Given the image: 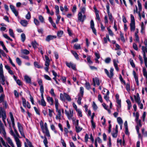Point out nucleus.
Segmentation results:
<instances>
[{
  "mask_svg": "<svg viewBox=\"0 0 147 147\" xmlns=\"http://www.w3.org/2000/svg\"><path fill=\"white\" fill-rule=\"evenodd\" d=\"M9 116L11 119V121L12 122V126L14 129V132H13L12 129L11 127L9 128L10 134L12 136L16 142V144L17 145V147H21L22 143L19 139V138H20V135H19L17 131L15 128V123L14 119L12 113L11 112H9Z\"/></svg>",
  "mask_w": 147,
  "mask_h": 147,
  "instance_id": "nucleus-1",
  "label": "nucleus"
},
{
  "mask_svg": "<svg viewBox=\"0 0 147 147\" xmlns=\"http://www.w3.org/2000/svg\"><path fill=\"white\" fill-rule=\"evenodd\" d=\"M40 125L43 132L45 133L47 136L50 137V135L48 129L47 123H45L44 125L43 121H41L40 122Z\"/></svg>",
  "mask_w": 147,
  "mask_h": 147,
  "instance_id": "nucleus-2",
  "label": "nucleus"
},
{
  "mask_svg": "<svg viewBox=\"0 0 147 147\" xmlns=\"http://www.w3.org/2000/svg\"><path fill=\"white\" fill-rule=\"evenodd\" d=\"M0 83L3 85L5 84V77L3 75V65L2 63L0 65Z\"/></svg>",
  "mask_w": 147,
  "mask_h": 147,
  "instance_id": "nucleus-3",
  "label": "nucleus"
},
{
  "mask_svg": "<svg viewBox=\"0 0 147 147\" xmlns=\"http://www.w3.org/2000/svg\"><path fill=\"white\" fill-rule=\"evenodd\" d=\"M65 97L69 101H71V100L70 96L67 94L65 93H64L63 94L62 93H60V98L61 100L62 101H65Z\"/></svg>",
  "mask_w": 147,
  "mask_h": 147,
  "instance_id": "nucleus-4",
  "label": "nucleus"
},
{
  "mask_svg": "<svg viewBox=\"0 0 147 147\" xmlns=\"http://www.w3.org/2000/svg\"><path fill=\"white\" fill-rule=\"evenodd\" d=\"M105 73L106 74L107 76L110 78L111 79L113 78L114 76V69L112 67H111L110 69L109 72L108 70L106 69H104Z\"/></svg>",
  "mask_w": 147,
  "mask_h": 147,
  "instance_id": "nucleus-5",
  "label": "nucleus"
},
{
  "mask_svg": "<svg viewBox=\"0 0 147 147\" xmlns=\"http://www.w3.org/2000/svg\"><path fill=\"white\" fill-rule=\"evenodd\" d=\"M0 117H2L3 121L5 123V120L6 118V113L5 111L2 107L0 108Z\"/></svg>",
  "mask_w": 147,
  "mask_h": 147,
  "instance_id": "nucleus-6",
  "label": "nucleus"
},
{
  "mask_svg": "<svg viewBox=\"0 0 147 147\" xmlns=\"http://www.w3.org/2000/svg\"><path fill=\"white\" fill-rule=\"evenodd\" d=\"M56 109V111L57 113V115L56 117V119H60L62 116V114H63L64 113V110L63 109L58 108Z\"/></svg>",
  "mask_w": 147,
  "mask_h": 147,
  "instance_id": "nucleus-7",
  "label": "nucleus"
},
{
  "mask_svg": "<svg viewBox=\"0 0 147 147\" xmlns=\"http://www.w3.org/2000/svg\"><path fill=\"white\" fill-rule=\"evenodd\" d=\"M65 113L69 119L70 120L72 119L74 114V111L73 109H69V111L65 110Z\"/></svg>",
  "mask_w": 147,
  "mask_h": 147,
  "instance_id": "nucleus-8",
  "label": "nucleus"
},
{
  "mask_svg": "<svg viewBox=\"0 0 147 147\" xmlns=\"http://www.w3.org/2000/svg\"><path fill=\"white\" fill-rule=\"evenodd\" d=\"M5 139L7 141V143L12 147H15L14 144L11 138L8 137H7L5 136L4 137Z\"/></svg>",
  "mask_w": 147,
  "mask_h": 147,
  "instance_id": "nucleus-9",
  "label": "nucleus"
},
{
  "mask_svg": "<svg viewBox=\"0 0 147 147\" xmlns=\"http://www.w3.org/2000/svg\"><path fill=\"white\" fill-rule=\"evenodd\" d=\"M86 17L85 15H83L80 12H79L78 14V20L83 22L86 19Z\"/></svg>",
  "mask_w": 147,
  "mask_h": 147,
  "instance_id": "nucleus-10",
  "label": "nucleus"
},
{
  "mask_svg": "<svg viewBox=\"0 0 147 147\" xmlns=\"http://www.w3.org/2000/svg\"><path fill=\"white\" fill-rule=\"evenodd\" d=\"M65 63L67 66L69 68H71L73 69L76 70V65L70 62V63L66 62Z\"/></svg>",
  "mask_w": 147,
  "mask_h": 147,
  "instance_id": "nucleus-11",
  "label": "nucleus"
},
{
  "mask_svg": "<svg viewBox=\"0 0 147 147\" xmlns=\"http://www.w3.org/2000/svg\"><path fill=\"white\" fill-rule=\"evenodd\" d=\"M0 133L2 134L3 137L6 135V133L3 124L0 126Z\"/></svg>",
  "mask_w": 147,
  "mask_h": 147,
  "instance_id": "nucleus-12",
  "label": "nucleus"
},
{
  "mask_svg": "<svg viewBox=\"0 0 147 147\" xmlns=\"http://www.w3.org/2000/svg\"><path fill=\"white\" fill-rule=\"evenodd\" d=\"M90 27L92 29L93 32L95 34H96V32L95 28L94 27V23L93 20H91L90 22Z\"/></svg>",
  "mask_w": 147,
  "mask_h": 147,
  "instance_id": "nucleus-13",
  "label": "nucleus"
},
{
  "mask_svg": "<svg viewBox=\"0 0 147 147\" xmlns=\"http://www.w3.org/2000/svg\"><path fill=\"white\" fill-rule=\"evenodd\" d=\"M56 38V36L49 35L47 36L46 38V40L47 41H49L50 40L55 38Z\"/></svg>",
  "mask_w": 147,
  "mask_h": 147,
  "instance_id": "nucleus-14",
  "label": "nucleus"
},
{
  "mask_svg": "<svg viewBox=\"0 0 147 147\" xmlns=\"http://www.w3.org/2000/svg\"><path fill=\"white\" fill-rule=\"evenodd\" d=\"M10 8L11 9V10L15 14V15L16 16H17L18 14V12L15 9L14 7L12 5H10Z\"/></svg>",
  "mask_w": 147,
  "mask_h": 147,
  "instance_id": "nucleus-15",
  "label": "nucleus"
},
{
  "mask_svg": "<svg viewBox=\"0 0 147 147\" xmlns=\"http://www.w3.org/2000/svg\"><path fill=\"white\" fill-rule=\"evenodd\" d=\"M0 140L1 141L3 144V145L5 147H11L7 143L5 142L3 138H1Z\"/></svg>",
  "mask_w": 147,
  "mask_h": 147,
  "instance_id": "nucleus-16",
  "label": "nucleus"
},
{
  "mask_svg": "<svg viewBox=\"0 0 147 147\" xmlns=\"http://www.w3.org/2000/svg\"><path fill=\"white\" fill-rule=\"evenodd\" d=\"M93 85L94 86H95L96 85V84L98 86L99 85V80L98 78H93Z\"/></svg>",
  "mask_w": 147,
  "mask_h": 147,
  "instance_id": "nucleus-17",
  "label": "nucleus"
},
{
  "mask_svg": "<svg viewBox=\"0 0 147 147\" xmlns=\"http://www.w3.org/2000/svg\"><path fill=\"white\" fill-rule=\"evenodd\" d=\"M47 99L48 102L51 105H53V100L52 97L48 96L47 97Z\"/></svg>",
  "mask_w": 147,
  "mask_h": 147,
  "instance_id": "nucleus-18",
  "label": "nucleus"
},
{
  "mask_svg": "<svg viewBox=\"0 0 147 147\" xmlns=\"http://www.w3.org/2000/svg\"><path fill=\"white\" fill-rule=\"evenodd\" d=\"M20 23L24 27H26L28 24V22L26 20H22Z\"/></svg>",
  "mask_w": 147,
  "mask_h": 147,
  "instance_id": "nucleus-19",
  "label": "nucleus"
},
{
  "mask_svg": "<svg viewBox=\"0 0 147 147\" xmlns=\"http://www.w3.org/2000/svg\"><path fill=\"white\" fill-rule=\"evenodd\" d=\"M97 142L98 143H100V144L102 142L100 138H99L98 137L96 138V139L95 140V145L96 147H98V144H97Z\"/></svg>",
  "mask_w": 147,
  "mask_h": 147,
  "instance_id": "nucleus-20",
  "label": "nucleus"
},
{
  "mask_svg": "<svg viewBox=\"0 0 147 147\" xmlns=\"http://www.w3.org/2000/svg\"><path fill=\"white\" fill-rule=\"evenodd\" d=\"M38 102L39 104L43 106H45L46 105V102H45L44 99H41V100H38Z\"/></svg>",
  "mask_w": 147,
  "mask_h": 147,
  "instance_id": "nucleus-21",
  "label": "nucleus"
},
{
  "mask_svg": "<svg viewBox=\"0 0 147 147\" xmlns=\"http://www.w3.org/2000/svg\"><path fill=\"white\" fill-rule=\"evenodd\" d=\"M134 97L136 102L137 103L141 102L138 94H137L136 96H134Z\"/></svg>",
  "mask_w": 147,
  "mask_h": 147,
  "instance_id": "nucleus-22",
  "label": "nucleus"
},
{
  "mask_svg": "<svg viewBox=\"0 0 147 147\" xmlns=\"http://www.w3.org/2000/svg\"><path fill=\"white\" fill-rule=\"evenodd\" d=\"M130 27L131 31H134L135 29V22H131Z\"/></svg>",
  "mask_w": 147,
  "mask_h": 147,
  "instance_id": "nucleus-23",
  "label": "nucleus"
},
{
  "mask_svg": "<svg viewBox=\"0 0 147 147\" xmlns=\"http://www.w3.org/2000/svg\"><path fill=\"white\" fill-rule=\"evenodd\" d=\"M24 80L27 83H31V78L28 76H24Z\"/></svg>",
  "mask_w": 147,
  "mask_h": 147,
  "instance_id": "nucleus-24",
  "label": "nucleus"
},
{
  "mask_svg": "<svg viewBox=\"0 0 147 147\" xmlns=\"http://www.w3.org/2000/svg\"><path fill=\"white\" fill-rule=\"evenodd\" d=\"M145 28V26L144 24V23L143 22H142L141 25V32L143 33L144 32V31Z\"/></svg>",
  "mask_w": 147,
  "mask_h": 147,
  "instance_id": "nucleus-25",
  "label": "nucleus"
},
{
  "mask_svg": "<svg viewBox=\"0 0 147 147\" xmlns=\"http://www.w3.org/2000/svg\"><path fill=\"white\" fill-rule=\"evenodd\" d=\"M75 129L76 132L77 133H79L80 132L82 129V127L78 126H76Z\"/></svg>",
  "mask_w": 147,
  "mask_h": 147,
  "instance_id": "nucleus-26",
  "label": "nucleus"
},
{
  "mask_svg": "<svg viewBox=\"0 0 147 147\" xmlns=\"http://www.w3.org/2000/svg\"><path fill=\"white\" fill-rule=\"evenodd\" d=\"M0 43L2 46L3 49L5 51L6 53H8V51L4 44L3 42L2 41H0Z\"/></svg>",
  "mask_w": 147,
  "mask_h": 147,
  "instance_id": "nucleus-27",
  "label": "nucleus"
},
{
  "mask_svg": "<svg viewBox=\"0 0 147 147\" xmlns=\"http://www.w3.org/2000/svg\"><path fill=\"white\" fill-rule=\"evenodd\" d=\"M1 55L3 57H6V55L4 51L2 49H0V58H1L2 57Z\"/></svg>",
  "mask_w": 147,
  "mask_h": 147,
  "instance_id": "nucleus-28",
  "label": "nucleus"
},
{
  "mask_svg": "<svg viewBox=\"0 0 147 147\" xmlns=\"http://www.w3.org/2000/svg\"><path fill=\"white\" fill-rule=\"evenodd\" d=\"M126 102L127 104V109L128 110H130L131 108V107L132 106L131 103L130 101L129 100H126Z\"/></svg>",
  "mask_w": 147,
  "mask_h": 147,
  "instance_id": "nucleus-29",
  "label": "nucleus"
},
{
  "mask_svg": "<svg viewBox=\"0 0 147 147\" xmlns=\"http://www.w3.org/2000/svg\"><path fill=\"white\" fill-rule=\"evenodd\" d=\"M143 55L145 65V67L147 68V57L146 56V54H144Z\"/></svg>",
  "mask_w": 147,
  "mask_h": 147,
  "instance_id": "nucleus-30",
  "label": "nucleus"
},
{
  "mask_svg": "<svg viewBox=\"0 0 147 147\" xmlns=\"http://www.w3.org/2000/svg\"><path fill=\"white\" fill-rule=\"evenodd\" d=\"M71 52L72 54L74 55V56L75 57V58H76L77 59H78L79 58L78 57V56L77 53L75 51H71Z\"/></svg>",
  "mask_w": 147,
  "mask_h": 147,
  "instance_id": "nucleus-31",
  "label": "nucleus"
},
{
  "mask_svg": "<svg viewBox=\"0 0 147 147\" xmlns=\"http://www.w3.org/2000/svg\"><path fill=\"white\" fill-rule=\"evenodd\" d=\"M55 108L56 109L59 108V104L58 102V100L57 98H55Z\"/></svg>",
  "mask_w": 147,
  "mask_h": 147,
  "instance_id": "nucleus-32",
  "label": "nucleus"
},
{
  "mask_svg": "<svg viewBox=\"0 0 147 147\" xmlns=\"http://www.w3.org/2000/svg\"><path fill=\"white\" fill-rule=\"evenodd\" d=\"M74 48L77 50L80 49L81 48L80 45L78 44H75L74 45Z\"/></svg>",
  "mask_w": 147,
  "mask_h": 147,
  "instance_id": "nucleus-33",
  "label": "nucleus"
},
{
  "mask_svg": "<svg viewBox=\"0 0 147 147\" xmlns=\"http://www.w3.org/2000/svg\"><path fill=\"white\" fill-rule=\"evenodd\" d=\"M91 122L92 125V129L93 130L96 128L95 123L94 122L93 120H91Z\"/></svg>",
  "mask_w": 147,
  "mask_h": 147,
  "instance_id": "nucleus-34",
  "label": "nucleus"
},
{
  "mask_svg": "<svg viewBox=\"0 0 147 147\" xmlns=\"http://www.w3.org/2000/svg\"><path fill=\"white\" fill-rule=\"evenodd\" d=\"M9 32L10 35L13 38L14 37V33L13 32V30L11 29H9Z\"/></svg>",
  "mask_w": 147,
  "mask_h": 147,
  "instance_id": "nucleus-35",
  "label": "nucleus"
},
{
  "mask_svg": "<svg viewBox=\"0 0 147 147\" xmlns=\"http://www.w3.org/2000/svg\"><path fill=\"white\" fill-rule=\"evenodd\" d=\"M18 127L19 131H21L23 130L22 127V126L21 124L18 122Z\"/></svg>",
  "mask_w": 147,
  "mask_h": 147,
  "instance_id": "nucleus-36",
  "label": "nucleus"
},
{
  "mask_svg": "<svg viewBox=\"0 0 147 147\" xmlns=\"http://www.w3.org/2000/svg\"><path fill=\"white\" fill-rule=\"evenodd\" d=\"M22 53L26 55H28L29 54V51L26 49H24L22 51Z\"/></svg>",
  "mask_w": 147,
  "mask_h": 147,
  "instance_id": "nucleus-37",
  "label": "nucleus"
},
{
  "mask_svg": "<svg viewBox=\"0 0 147 147\" xmlns=\"http://www.w3.org/2000/svg\"><path fill=\"white\" fill-rule=\"evenodd\" d=\"M76 111L77 113V114L78 116L81 117H82V112L80 109H78Z\"/></svg>",
  "mask_w": 147,
  "mask_h": 147,
  "instance_id": "nucleus-38",
  "label": "nucleus"
},
{
  "mask_svg": "<svg viewBox=\"0 0 147 147\" xmlns=\"http://www.w3.org/2000/svg\"><path fill=\"white\" fill-rule=\"evenodd\" d=\"M55 8L56 10L55 13L56 14H59V6L58 5H56L55 6Z\"/></svg>",
  "mask_w": 147,
  "mask_h": 147,
  "instance_id": "nucleus-39",
  "label": "nucleus"
},
{
  "mask_svg": "<svg viewBox=\"0 0 147 147\" xmlns=\"http://www.w3.org/2000/svg\"><path fill=\"white\" fill-rule=\"evenodd\" d=\"M142 49L143 52V54H146L145 52H146L147 51V46H146L145 47L142 46Z\"/></svg>",
  "mask_w": 147,
  "mask_h": 147,
  "instance_id": "nucleus-40",
  "label": "nucleus"
},
{
  "mask_svg": "<svg viewBox=\"0 0 147 147\" xmlns=\"http://www.w3.org/2000/svg\"><path fill=\"white\" fill-rule=\"evenodd\" d=\"M21 39L23 42H24L26 39V36L24 33H22L21 36Z\"/></svg>",
  "mask_w": 147,
  "mask_h": 147,
  "instance_id": "nucleus-41",
  "label": "nucleus"
},
{
  "mask_svg": "<svg viewBox=\"0 0 147 147\" xmlns=\"http://www.w3.org/2000/svg\"><path fill=\"white\" fill-rule=\"evenodd\" d=\"M22 100L23 106L24 107H26V106L27 102L25 99L24 98H22Z\"/></svg>",
  "mask_w": 147,
  "mask_h": 147,
  "instance_id": "nucleus-42",
  "label": "nucleus"
},
{
  "mask_svg": "<svg viewBox=\"0 0 147 147\" xmlns=\"http://www.w3.org/2000/svg\"><path fill=\"white\" fill-rule=\"evenodd\" d=\"M86 8L85 7H84L80 8V11L79 12H80L81 13L84 14L85 13Z\"/></svg>",
  "mask_w": 147,
  "mask_h": 147,
  "instance_id": "nucleus-43",
  "label": "nucleus"
},
{
  "mask_svg": "<svg viewBox=\"0 0 147 147\" xmlns=\"http://www.w3.org/2000/svg\"><path fill=\"white\" fill-rule=\"evenodd\" d=\"M49 115L50 117H51L53 116V111L52 110L49 109Z\"/></svg>",
  "mask_w": 147,
  "mask_h": 147,
  "instance_id": "nucleus-44",
  "label": "nucleus"
},
{
  "mask_svg": "<svg viewBox=\"0 0 147 147\" xmlns=\"http://www.w3.org/2000/svg\"><path fill=\"white\" fill-rule=\"evenodd\" d=\"M32 44L33 47L34 49L36 48L37 47V45H38V44L35 41L32 42Z\"/></svg>",
  "mask_w": 147,
  "mask_h": 147,
  "instance_id": "nucleus-45",
  "label": "nucleus"
},
{
  "mask_svg": "<svg viewBox=\"0 0 147 147\" xmlns=\"http://www.w3.org/2000/svg\"><path fill=\"white\" fill-rule=\"evenodd\" d=\"M63 32L62 31H58L57 33V36L59 37H61L62 35Z\"/></svg>",
  "mask_w": 147,
  "mask_h": 147,
  "instance_id": "nucleus-46",
  "label": "nucleus"
},
{
  "mask_svg": "<svg viewBox=\"0 0 147 147\" xmlns=\"http://www.w3.org/2000/svg\"><path fill=\"white\" fill-rule=\"evenodd\" d=\"M120 33L121 40L123 42H124L125 41V39L123 36V34L121 31L120 32Z\"/></svg>",
  "mask_w": 147,
  "mask_h": 147,
  "instance_id": "nucleus-47",
  "label": "nucleus"
},
{
  "mask_svg": "<svg viewBox=\"0 0 147 147\" xmlns=\"http://www.w3.org/2000/svg\"><path fill=\"white\" fill-rule=\"evenodd\" d=\"M117 122L118 123L120 124H122L123 123V121L120 117H118L117 119Z\"/></svg>",
  "mask_w": 147,
  "mask_h": 147,
  "instance_id": "nucleus-48",
  "label": "nucleus"
},
{
  "mask_svg": "<svg viewBox=\"0 0 147 147\" xmlns=\"http://www.w3.org/2000/svg\"><path fill=\"white\" fill-rule=\"evenodd\" d=\"M107 29L109 35L111 36H113L114 35V34L111 29L109 27L107 28Z\"/></svg>",
  "mask_w": 147,
  "mask_h": 147,
  "instance_id": "nucleus-49",
  "label": "nucleus"
},
{
  "mask_svg": "<svg viewBox=\"0 0 147 147\" xmlns=\"http://www.w3.org/2000/svg\"><path fill=\"white\" fill-rule=\"evenodd\" d=\"M34 23L36 26H38L40 24V22L38 20L35 18L34 19Z\"/></svg>",
  "mask_w": 147,
  "mask_h": 147,
  "instance_id": "nucleus-50",
  "label": "nucleus"
},
{
  "mask_svg": "<svg viewBox=\"0 0 147 147\" xmlns=\"http://www.w3.org/2000/svg\"><path fill=\"white\" fill-rule=\"evenodd\" d=\"M39 19L40 22L42 23H43L44 22V19L42 16L40 15L39 16Z\"/></svg>",
  "mask_w": 147,
  "mask_h": 147,
  "instance_id": "nucleus-51",
  "label": "nucleus"
},
{
  "mask_svg": "<svg viewBox=\"0 0 147 147\" xmlns=\"http://www.w3.org/2000/svg\"><path fill=\"white\" fill-rule=\"evenodd\" d=\"M92 106L93 109L94 110H97V109L98 108V107L94 102H93V104Z\"/></svg>",
  "mask_w": 147,
  "mask_h": 147,
  "instance_id": "nucleus-52",
  "label": "nucleus"
},
{
  "mask_svg": "<svg viewBox=\"0 0 147 147\" xmlns=\"http://www.w3.org/2000/svg\"><path fill=\"white\" fill-rule=\"evenodd\" d=\"M16 61L18 65H20L21 64V61L18 57H17L16 59Z\"/></svg>",
  "mask_w": 147,
  "mask_h": 147,
  "instance_id": "nucleus-53",
  "label": "nucleus"
},
{
  "mask_svg": "<svg viewBox=\"0 0 147 147\" xmlns=\"http://www.w3.org/2000/svg\"><path fill=\"white\" fill-rule=\"evenodd\" d=\"M90 57L88 56L87 58L88 63L89 64H91L92 63V62L90 60Z\"/></svg>",
  "mask_w": 147,
  "mask_h": 147,
  "instance_id": "nucleus-54",
  "label": "nucleus"
},
{
  "mask_svg": "<svg viewBox=\"0 0 147 147\" xmlns=\"http://www.w3.org/2000/svg\"><path fill=\"white\" fill-rule=\"evenodd\" d=\"M5 97V95L4 94H2L0 96V103L2 102Z\"/></svg>",
  "mask_w": 147,
  "mask_h": 147,
  "instance_id": "nucleus-55",
  "label": "nucleus"
},
{
  "mask_svg": "<svg viewBox=\"0 0 147 147\" xmlns=\"http://www.w3.org/2000/svg\"><path fill=\"white\" fill-rule=\"evenodd\" d=\"M3 36L5 38L7 39L8 40H10L11 41H12V39H11L7 34H4L3 35Z\"/></svg>",
  "mask_w": 147,
  "mask_h": 147,
  "instance_id": "nucleus-56",
  "label": "nucleus"
},
{
  "mask_svg": "<svg viewBox=\"0 0 147 147\" xmlns=\"http://www.w3.org/2000/svg\"><path fill=\"white\" fill-rule=\"evenodd\" d=\"M3 105L4 108L6 109L8 107V105L6 101H3Z\"/></svg>",
  "mask_w": 147,
  "mask_h": 147,
  "instance_id": "nucleus-57",
  "label": "nucleus"
},
{
  "mask_svg": "<svg viewBox=\"0 0 147 147\" xmlns=\"http://www.w3.org/2000/svg\"><path fill=\"white\" fill-rule=\"evenodd\" d=\"M85 141L87 143L89 139V135L87 134H86L85 135Z\"/></svg>",
  "mask_w": 147,
  "mask_h": 147,
  "instance_id": "nucleus-58",
  "label": "nucleus"
},
{
  "mask_svg": "<svg viewBox=\"0 0 147 147\" xmlns=\"http://www.w3.org/2000/svg\"><path fill=\"white\" fill-rule=\"evenodd\" d=\"M43 143L45 144V147L48 146L47 144H48V141L46 138H45L43 140Z\"/></svg>",
  "mask_w": 147,
  "mask_h": 147,
  "instance_id": "nucleus-59",
  "label": "nucleus"
},
{
  "mask_svg": "<svg viewBox=\"0 0 147 147\" xmlns=\"http://www.w3.org/2000/svg\"><path fill=\"white\" fill-rule=\"evenodd\" d=\"M117 131H115L114 132L112 133V135L113 137L116 138L117 135Z\"/></svg>",
  "mask_w": 147,
  "mask_h": 147,
  "instance_id": "nucleus-60",
  "label": "nucleus"
},
{
  "mask_svg": "<svg viewBox=\"0 0 147 147\" xmlns=\"http://www.w3.org/2000/svg\"><path fill=\"white\" fill-rule=\"evenodd\" d=\"M129 61L130 64L132 67H135V66L133 60L131 59H130Z\"/></svg>",
  "mask_w": 147,
  "mask_h": 147,
  "instance_id": "nucleus-61",
  "label": "nucleus"
},
{
  "mask_svg": "<svg viewBox=\"0 0 147 147\" xmlns=\"http://www.w3.org/2000/svg\"><path fill=\"white\" fill-rule=\"evenodd\" d=\"M56 15L57 16V18L56 20V23L57 24H58L59 23V21L61 18V17L59 15V14H57Z\"/></svg>",
  "mask_w": 147,
  "mask_h": 147,
  "instance_id": "nucleus-62",
  "label": "nucleus"
},
{
  "mask_svg": "<svg viewBox=\"0 0 147 147\" xmlns=\"http://www.w3.org/2000/svg\"><path fill=\"white\" fill-rule=\"evenodd\" d=\"M111 59L109 57L106 58L105 60V62L107 63H109L111 61Z\"/></svg>",
  "mask_w": 147,
  "mask_h": 147,
  "instance_id": "nucleus-63",
  "label": "nucleus"
},
{
  "mask_svg": "<svg viewBox=\"0 0 147 147\" xmlns=\"http://www.w3.org/2000/svg\"><path fill=\"white\" fill-rule=\"evenodd\" d=\"M26 18L27 19L29 20L31 18V15L30 13L28 12L26 16Z\"/></svg>",
  "mask_w": 147,
  "mask_h": 147,
  "instance_id": "nucleus-64",
  "label": "nucleus"
}]
</instances>
